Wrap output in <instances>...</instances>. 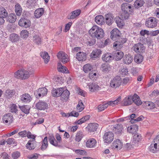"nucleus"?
Returning <instances> with one entry per match:
<instances>
[{
    "label": "nucleus",
    "instance_id": "nucleus-54",
    "mask_svg": "<svg viewBox=\"0 0 159 159\" xmlns=\"http://www.w3.org/2000/svg\"><path fill=\"white\" fill-rule=\"evenodd\" d=\"M130 14H131L125 11H125H122V12L121 13L120 18L122 20L127 19Z\"/></svg>",
    "mask_w": 159,
    "mask_h": 159
},
{
    "label": "nucleus",
    "instance_id": "nucleus-32",
    "mask_svg": "<svg viewBox=\"0 0 159 159\" xmlns=\"http://www.w3.org/2000/svg\"><path fill=\"white\" fill-rule=\"evenodd\" d=\"M76 58L79 61H84L86 60L87 55L85 53L80 52L76 55Z\"/></svg>",
    "mask_w": 159,
    "mask_h": 159
},
{
    "label": "nucleus",
    "instance_id": "nucleus-31",
    "mask_svg": "<svg viewBox=\"0 0 159 159\" xmlns=\"http://www.w3.org/2000/svg\"><path fill=\"white\" fill-rule=\"evenodd\" d=\"M102 51L100 49H96L93 50L91 53L90 56L93 60H95V58L98 57L101 54Z\"/></svg>",
    "mask_w": 159,
    "mask_h": 159
},
{
    "label": "nucleus",
    "instance_id": "nucleus-49",
    "mask_svg": "<svg viewBox=\"0 0 159 159\" xmlns=\"http://www.w3.org/2000/svg\"><path fill=\"white\" fill-rule=\"evenodd\" d=\"M84 136V135L82 132L81 131L78 132L75 136V141L78 142L80 141Z\"/></svg>",
    "mask_w": 159,
    "mask_h": 159
},
{
    "label": "nucleus",
    "instance_id": "nucleus-16",
    "mask_svg": "<svg viewBox=\"0 0 159 159\" xmlns=\"http://www.w3.org/2000/svg\"><path fill=\"white\" fill-rule=\"evenodd\" d=\"M119 41H116L113 43V47L116 49L120 48L122 47V44L125 43L127 41V39L125 38H121L119 39Z\"/></svg>",
    "mask_w": 159,
    "mask_h": 159
},
{
    "label": "nucleus",
    "instance_id": "nucleus-40",
    "mask_svg": "<svg viewBox=\"0 0 159 159\" xmlns=\"http://www.w3.org/2000/svg\"><path fill=\"white\" fill-rule=\"evenodd\" d=\"M98 126V124L92 123L89 124L88 126L89 130L90 132H93L96 131Z\"/></svg>",
    "mask_w": 159,
    "mask_h": 159
},
{
    "label": "nucleus",
    "instance_id": "nucleus-58",
    "mask_svg": "<svg viewBox=\"0 0 159 159\" xmlns=\"http://www.w3.org/2000/svg\"><path fill=\"white\" fill-rule=\"evenodd\" d=\"M29 33L26 30H23L21 31L20 35L21 38L23 39L27 38L29 36Z\"/></svg>",
    "mask_w": 159,
    "mask_h": 159
},
{
    "label": "nucleus",
    "instance_id": "nucleus-48",
    "mask_svg": "<svg viewBox=\"0 0 159 159\" xmlns=\"http://www.w3.org/2000/svg\"><path fill=\"white\" fill-rule=\"evenodd\" d=\"M48 146V137H45L43 141L42 145L41 147V150L42 151L45 150L47 148Z\"/></svg>",
    "mask_w": 159,
    "mask_h": 159
},
{
    "label": "nucleus",
    "instance_id": "nucleus-15",
    "mask_svg": "<svg viewBox=\"0 0 159 159\" xmlns=\"http://www.w3.org/2000/svg\"><path fill=\"white\" fill-rule=\"evenodd\" d=\"M36 108L40 110H44L48 108V105L47 103L43 101H39L36 104Z\"/></svg>",
    "mask_w": 159,
    "mask_h": 159
},
{
    "label": "nucleus",
    "instance_id": "nucleus-17",
    "mask_svg": "<svg viewBox=\"0 0 159 159\" xmlns=\"http://www.w3.org/2000/svg\"><path fill=\"white\" fill-rule=\"evenodd\" d=\"M81 10L77 9L72 11L67 16V18L69 19H73L76 18L80 15Z\"/></svg>",
    "mask_w": 159,
    "mask_h": 159
},
{
    "label": "nucleus",
    "instance_id": "nucleus-41",
    "mask_svg": "<svg viewBox=\"0 0 159 159\" xmlns=\"http://www.w3.org/2000/svg\"><path fill=\"white\" fill-rule=\"evenodd\" d=\"M132 96H129L128 98H125L122 101L123 104L124 106H128L130 105L132 103Z\"/></svg>",
    "mask_w": 159,
    "mask_h": 159
},
{
    "label": "nucleus",
    "instance_id": "nucleus-1",
    "mask_svg": "<svg viewBox=\"0 0 159 159\" xmlns=\"http://www.w3.org/2000/svg\"><path fill=\"white\" fill-rule=\"evenodd\" d=\"M89 33L93 38L100 39L104 36V33L103 29L97 25H93L89 30Z\"/></svg>",
    "mask_w": 159,
    "mask_h": 159
},
{
    "label": "nucleus",
    "instance_id": "nucleus-55",
    "mask_svg": "<svg viewBox=\"0 0 159 159\" xmlns=\"http://www.w3.org/2000/svg\"><path fill=\"white\" fill-rule=\"evenodd\" d=\"M10 111L12 113H14L16 114L17 113L18 109L17 107L14 104H12L10 105Z\"/></svg>",
    "mask_w": 159,
    "mask_h": 159
},
{
    "label": "nucleus",
    "instance_id": "nucleus-26",
    "mask_svg": "<svg viewBox=\"0 0 159 159\" xmlns=\"http://www.w3.org/2000/svg\"><path fill=\"white\" fill-rule=\"evenodd\" d=\"M102 59L106 62H110L114 59V57L110 53H107L103 55Z\"/></svg>",
    "mask_w": 159,
    "mask_h": 159
},
{
    "label": "nucleus",
    "instance_id": "nucleus-62",
    "mask_svg": "<svg viewBox=\"0 0 159 159\" xmlns=\"http://www.w3.org/2000/svg\"><path fill=\"white\" fill-rule=\"evenodd\" d=\"M20 155V153L17 151L14 152L12 154V157L14 159H17Z\"/></svg>",
    "mask_w": 159,
    "mask_h": 159
},
{
    "label": "nucleus",
    "instance_id": "nucleus-47",
    "mask_svg": "<svg viewBox=\"0 0 159 159\" xmlns=\"http://www.w3.org/2000/svg\"><path fill=\"white\" fill-rule=\"evenodd\" d=\"M22 10L20 4L17 3L15 6V11L16 15L18 16H20L22 13Z\"/></svg>",
    "mask_w": 159,
    "mask_h": 159
},
{
    "label": "nucleus",
    "instance_id": "nucleus-19",
    "mask_svg": "<svg viewBox=\"0 0 159 159\" xmlns=\"http://www.w3.org/2000/svg\"><path fill=\"white\" fill-rule=\"evenodd\" d=\"M97 143L96 140L93 138L88 139L86 142L85 146L88 148H93L95 147Z\"/></svg>",
    "mask_w": 159,
    "mask_h": 159
},
{
    "label": "nucleus",
    "instance_id": "nucleus-21",
    "mask_svg": "<svg viewBox=\"0 0 159 159\" xmlns=\"http://www.w3.org/2000/svg\"><path fill=\"white\" fill-rule=\"evenodd\" d=\"M114 16L111 13H108L105 15V21L106 23L108 25H110L112 23Z\"/></svg>",
    "mask_w": 159,
    "mask_h": 159
},
{
    "label": "nucleus",
    "instance_id": "nucleus-34",
    "mask_svg": "<svg viewBox=\"0 0 159 159\" xmlns=\"http://www.w3.org/2000/svg\"><path fill=\"white\" fill-rule=\"evenodd\" d=\"M95 22L96 23L99 25H103L105 23L104 18L101 15L97 16L95 18Z\"/></svg>",
    "mask_w": 159,
    "mask_h": 159
},
{
    "label": "nucleus",
    "instance_id": "nucleus-44",
    "mask_svg": "<svg viewBox=\"0 0 159 159\" xmlns=\"http://www.w3.org/2000/svg\"><path fill=\"white\" fill-rule=\"evenodd\" d=\"M16 17L15 14L11 13L9 14L7 18V21L11 23H14L16 20Z\"/></svg>",
    "mask_w": 159,
    "mask_h": 159
},
{
    "label": "nucleus",
    "instance_id": "nucleus-2",
    "mask_svg": "<svg viewBox=\"0 0 159 159\" xmlns=\"http://www.w3.org/2000/svg\"><path fill=\"white\" fill-rule=\"evenodd\" d=\"M32 73V72L30 70L21 69L15 72L14 74V76L17 78L25 80L27 79Z\"/></svg>",
    "mask_w": 159,
    "mask_h": 159
},
{
    "label": "nucleus",
    "instance_id": "nucleus-28",
    "mask_svg": "<svg viewBox=\"0 0 159 159\" xmlns=\"http://www.w3.org/2000/svg\"><path fill=\"white\" fill-rule=\"evenodd\" d=\"M124 55V53L123 52L120 50H118L114 52L113 57L114 59H115L116 60L118 61L123 57Z\"/></svg>",
    "mask_w": 159,
    "mask_h": 159
},
{
    "label": "nucleus",
    "instance_id": "nucleus-13",
    "mask_svg": "<svg viewBox=\"0 0 159 159\" xmlns=\"http://www.w3.org/2000/svg\"><path fill=\"white\" fill-rule=\"evenodd\" d=\"M64 92L63 88H58L57 89L53 88L52 90L51 93L52 96L55 98L60 97Z\"/></svg>",
    "mask_w": 159,
    "mask_h": 159
},
{
    "label": "nucleus",
    "instance_id": "nucleus-36",
    "mask_svg": "<svg viewBox=\"0 0 159 159\" xmlns=\"http://www.w3.org/2000/svg\"><path fill=\"white\" fill-rule=\"evenodd\" d=\"M143 106L148 109H153L155 107V105L152 102L149 101L145 102L143 104Z\"/></svg>",
    "mask_w": 159,
    "mask_h": 159
},
{
    "label": "nucleus",
    "instance_id": "nucleus-50",
    "mask_svg": "<svg viewBox=\"0 0 159 159\" xmlns=\"http://www.w3.org/2000/svg\"><path fill=\"white\" fill-rule=\"evenodd\" d=\"M93 69V66L90 64L85 65L83 67V70L85 73L89 72Z\"/></svg>",
    "mask_w": 159,
    "mask_h": 159
},
{
    "label": "nucleus",
    "instance_id": "nucleus-11",
    "mask_svg": "<svg viewBox=\"0 0 159 159\" xmlns=\"http://www.w3.org/2000/svg\"><path fill=\"white\" fill-rule=\"evenodd\" d=\"M57 56L60 61L63 63H66L69 61L68 55L63 52H59L57 53Z\"/></svg>",
    "mask_w": 159,
    "mask_h": 159
},
{
    "label": "nucleus",
    "instance_id": "nucleus-4",
    "mask_svg": "<svg viewBox=\"0 0 159 159\" xmlns=\"http://www.w3.org/2000/svg\"><path fill=\"white\" fill-rule=\"evenodd\" d=\"M146 47L144 44L140 43L135 44L132 49L137 53H141L145 52Z\"/></svg>",
    "mask_w": 159,
    "mask_h": 159
},
{
    "label": "nucleus",
    "instance_id": "nucleus-45",
    "mask_svg": "<svg viewBox=\"0 0 159 159\" xmlns=\"http://www.w3.org/2000/svg\"><path fill=\"white\" fill-rule=\"evenodd\" d=\"M90 117V115H86L83 116L81 119L79 120L76 122V123L78 125L81 124L89 120Z\"/></svg>",
    "mask_w": 159,
    "mask_h": 159
},
{
    "label": "nucleus",
    "instance_id": "nucleus-10",
    "mask_svg": "<svg viewBox=\"0 0 159 159\" xmlns=\"http://www.w3.org/2000/svg\"><path fill=\"white\" fill-rule=\"evenodd\" d=\"M110 38L112 40L115 41L119 39L120 36V33L118 29H114L111 32Z\"/></svg>",
    "mask_w": 159,
    "mask_h": 159
},
{
    "label": "nucleus",
    "instance_id": "nucleus-5",
    "mask_svg": "<svg viewBox=\"0 0 159 159\" xmlns=\"http://www.w3.org/2000/svg\"><path fill=\"white\" fill-rule=\"evenodd\" d=\"M157 20L156 18L151 17L146 19L145 25L148 28H153L157 26Z\"/></svg>",
    "mask_w": 159,
    "mask_h": 159
},
{
    "label": "nucleus",
    "instance_id": "nucleus-43",
    "mask_svg": "<svg viewBox=\"0 0 159 159\" xmlns=\"http://www.w3.org/2000/svg\"><path fill=\"white\" fill-rule=\"evenodd\" d=\"M8 16V13L6 9L2 7H0V17L5 18Z\"/></svg>",
    "mask_w": 159,
    "mask_h": 159
},
{
    "label": "nucleus",
    "instance_id": "nucleus-27",
    "mask_svg": "<svg viewBox=\"0 0 159 159\" xmlns=\"http://www.w3.org/2000/svg\"><path fill=\"white\" fill-rule=\"evenodd\" d=\"M13 117L11 113H8L4 115L2 118L3 122L6 123H9V124L13 121Z\"/></svg>",
    "mask_w": 159,
    "mask_h": 159
},
{
    "label": "nucleus",
    "instance_id": "nucleus-52",
    "mask_svg": "<svg viewBox=\"0 0 159 159\" xmlns=\"http://www.w3.org/2000/svg\"><path fill=\"white\" fill-rule=\"evenodd\" d=\"M33 41L34 43L38 45L41 44L42 42L41 38L39 36L36 35H35L33 37Z\"/></svg>",
    "mask_w": 159,
    "mask_h": 159
},
{
    "label": "nucleus",
    "instance_id": "nucleus-8",
    "mask_svg": "<svg viewBox=\"0 0 159 159\" xmlns=\"http://www.w3.org/2000/svg\"><path fill=\"white\" fill-rule=\"evenodd\" d=\"M113 133L111 132H108L105 133L103 136V141L105 143H110L114 139Z\"/></svg>",
    "mask_w": 159,
    "mask_h": 159
},
{
    "label": "nucleus",
    "instance_id": "nucleus-25",
    "mask_svg": "<svg viewBox=\"0 0 159 159\" xmlns=\"http://www.w3.org/2000/svg\"><path fill=\"white\" fill-rule=\"evenodd\" d=\"M132 102H134L137 106L142 104V102L140 100L139 96L135 93L133 96H132Z\"/></svg>",
    "mask_w": 159,
    "mask_h": 159
},
{
    "label": "nucleus",
    "instance_id": "nucleus-59",
    "mask_svg": "<svg viewBox=\"0 0 159 159\" xmlns=\"http://www.w3.org/2000/svg\"><path fill=\"white\" fill-rule=\"evenodd\" d=\"M134 146V144L132 142V144H131V143H126L124 147L125 150H129L133 148Z\"/></svg>",
    "mask_w": 159,
    "mask_h": 159
},
{
    "label": "nucleus",
    "instance_id": "nucleus-30",
    "mask_svg": "<svg viewBox=\"0 0 159 159\" xmlns=\"http://www.w3.org/2000/svg\"><path fill=\"white\" fill-rule=\"evenodd\" d=\"M21 100L22 101L25 103H28L32 100V98L28 93H25L21 96Z\"/></svg>",
    "mask_w": 159,
    "mask_h": 159
},
{
    "label": "nucleus",
    "instance_id": "nucleus-33",
    "mask_svg": "<svg viewBox=\"0 0 159 159\" xmlns=\"http://www.w3.org/2000/svg\"><path fill=\"white\" fill-rule=\"evenodd\" d=\"M70 94V93L69 91L64 89V92L61 96V100L63 101H67L69 99Z\"/></svg>",
    "mask_w": 159,
    "mask_h": 159
},
{
    "label": "nucleus",
    "instance_id": "nucleus-35",
    "mask_svg": "<svg viewBox=\"0 0 159 159\" xmlns=\"http://www.w3.org/2000/svg\"><path fill=\"white\" fill-rule=\"evenodd\" d=\"M58 70L59 71L65 73H69V71L67 67L62 65L61 63H58Z\"/></svg>",
    "mask_w": 159,
    "mask_h": 159
},
{
    "label": "nucleus",
    "instance_id": "nucleus-64",
    "mask_svg": "<svg viewBox=\"0 0 159 159\" xmlns=\"http://www.w3.org/2000/svg\"><path fill=\"white\" fill-rule=\"evenodd\" d=\"M148 149L150 152L153 153L156 152L157 151V150L156 148L154 147H153L152 143V144H151L150 146L149 147Z\"/></svg>",
    "mask_w": 159,
    "mask_h": 159
},
{
    "label": "nucleus",
    "instance_id": "nucleus-20",
    "mask_svg": "<svg viewBox=\"0 0 159 159\" xmlns=\"http://www.w3.org/2000/svg\"><path fill=\"white\" fill-rule=\"evenodd\" d=\"M36 142L35 139H30L26 145V147L29 150H33L36 147Z\"/></svg>",
    "mask_w": 159,
    "mask_h": 159
},
{
    "label": "nucleus",
    "instance_id": "nucleus-61",
    "mask_svg": "<svg viewBox=\"0 0 159 159\" xmlns=\"http://www.w3.org/2000/svg\"><path fill=\"white\" fill-rule=\"evenodd\" d=\"M108 107L107 104H104L103 105H100L98 107V110L99 111H103L105 109Z\"/></svg>",
    "mask_w": 159,
    "mask_h": 159
},
{
    "label": "nucleus",
    "instance_id": "nucleus-60",
    "mask_svg": "<svg viewBox=\"0 0 159 159\" xmlns=\"http://www.w3.org/2000/svg\"><path fill=\"white\" fill-rule=\"evenodd\" d=\"M6 93H7V96L9 98H10L15 94L16 92L14 90H7Z\"/></svg>",
    "mask_w": 159,
    "mask_h": 159
},
{
    "label": "nucleus",
    "instance_id": "nucleus-6",
    "mask_svg": "<svg viewBox=\"0 0 159 159\" xmlns=\"http://www.w3.org/2000/svg\"><path fill=\"white\" fill-rule=\"evenodd\" d=\"M123 129L122 125L120 124L115 125L111 128L112 131L117 136H120L122 134Z\"/></svg>",
    "mask_w": 159,
    "mask_h": 159
},
{
    "label": "nucleus",
    "instance_id": "nucleus-37",
    "mask_svg": "<svg viewBox=\"0 0 159 159\" xmlns=\"http://www.w3.org/2000/svg\"><path fill=\"white\" fill-rule=\"evenodd\" d=\"M141 136L137 133L134 134V136L133 143L134 144V146H137L139 143L141 141Z\"/></svg>",
    "mask_w": 159,
    "mask_h": 159
},
{
    "label": "nucleus",
    "instance_id": "nucleus-39",
    "mask_svg": "<svg viewBox=\"0 0 159 159\" xmlns=\"http://www.w3.org/2000/svg\"><path fill=\"white\" fill-rule=\"evenodd\" d=\"M145 2L143 0H136L134 4L135 8L138 9L143 6Z\"/></svg>",
    "mask_w": 159,
    "mask_h": 159
},
{
    "label": "nucleus",
    "instance_id": "nucleus-22",
    "mask_svg": "<svg viewBox=\"0 0 159 159\" xmlns=\"http://www.w3.org/2000/svg\"><path fill=\"white\" fill-rule=\"evenodd\" d=\"M138 127L136 124H133L127 128V130L129 133L134 134L137 133Z\"/></svg>",
    "mask_w": 159,
    "mask_h": 159
},
{
    "label": "nucleus",
    "instance_id": "nucleus-46",
    "mask_svg": "<svg viewBox=\"0 0 159 159\" xmlns=\"http://www.w3.org/2000/svg\"><path fill=\"white\" fill-rule=\"evenodd\" d=\"M19 108L24 113L27 114L29 113L30 108L28 105H24L22 106H19Z\"/></svg>",
    "mask_w": 159,
    "mask_h": 159
},
{
    "label": "nucleus",
    "instance_id": "nucleus-29",
    "mask_svg": "<svg viewBox=\"0 0 159 159\" xmlns=\"http://www.w3.org/2000/svg\"><path fill=\"white\" fill-rule=\"evenodd\" d=\"M88 86L90 91L92 92L96 91L100 88L99 86L95 83H90Z\"/></svg>",
    "mask_w": 159,
    "mask_h": 159
},
{
    "label": "nucleus",
    "instance_id": "nucleus-14",
    "mask_svg": "<svg viewBox=\"0 0 159 159\" xmlns=\"http://www.w3.org/2000/svg\"><path fill=\"white\" fill-rule=\"evenodd\" d=\"M121 8L122 11L127 12L130 14L133 13V10L130 5L128 3H124L121 5Z\"/></svg>",
    "mask_w": 159,
    "mask_h": 159
},
{
    "label": "nucleus",
    "instance_id": "nucleus-57",
    "mask_svg": "<svg viewBox=\"0 0 159 159\" xmlns=\"http://www.w3.org/2000/svg\"><path fill=\"white\" fill-rule=\"evenodd\" d=\"M84 107V106L81 101L80 100V101H79L77 107V110L79 112H80L83 110Z\"/></svg>",
    "mask_w": 159,
    "mask_h": 159
},
{
    "label": "nucleus",
    "instance_id": "nucleus-42",
    "mask_svg": "<svg viewBox=\"0 0 159 159\" xmlns=\"http://www.w3.org/2000/svg\"><path fill=\"white\" fill-rule=\"evenodd\" d=\"M44 10L43 8H41L36 9L34 13L35 17L36 18H39L43 15Z\"/></svg>",
    "mask_w": 159,
    "mask_h": 159
},
{
    "label": "nucleus",
    "instance_id": "nucleus-7",
    "mask_svg": "<svg viewBox=\"0 0 159 159\" xmlns=\"http://www.w3.org/2000/svg\"><path fill=\"white\" fill-rule=\"evenodd\" d=\"M122 82V80L120 76H116L111 81L110 85L111 87L116 89L120 86Z\"/></svg>",
    "mask_w": 159,
    "mask_h": 159
},
{
    "label": "nucleus",
    "instance_id": "nucleus-53",
    "mask_svg": "<svg viewBox=\"0 0 159 159\" xmlns=\"http://www.w3.org/2000/svg\"><path fill=\"white\" fill-rule=\"evenodd\" d=\"M121 98L120 97H119L115 100L113 101H111L108 102L107 103H106V104H107L108 106L111 105L114 106L115 104H117L119 102L121 101Z\"/></svg>",
    "mask_w": 159,
    "mask_h": 159
},
{
    "label": "nucleus",
    "instance_id": "nucleus-12",
    "mask_svg": "<svg viewBox=\"0 0 159 159\" xmlns=\"http://www.w3.org/2000/svg\"><path fill=\"white\" fill-rule=\"evenodd\" d=\"M48 92L47 89L45 87L40 88L34 93V94L37 98L43 97L47 94Z\"/></svg>",
    "mask_w": 159,
    "mask_h": 159
},
{
    "label": "nucleus",
    "instance_id": "nucleus-18",
    "mask_svg": "<svg viewBox=\"0 0 159 159\" xmlns=\"http://www.w3.org/2000/svg\"><path fill=\"white\" fill-rule=\"evenodd\" d=\"M123 146L122 143L119 139L115 140L112 144V147L113 148L116 149L117 150L120 149Z\"/></svg>",
    "mask_w": 159,
    "mask_h": 159
},
{
    "label": "nucleus",
    "instance_id": "nucleus-51",
    "mask_svg": "<svg viewBox=\"0 0 159 159\" xmlns=\"http://www.w3.org/2000/svg\"><path fill=\"white\" fill-rule=\"evenodd\" d=\"M10 39L11 41L12 42H16L19 39V36L15 34H12L10 35Z\"/></svg>",
    "mask_w": 159,
    "mask_h": 159
},
{
    "label": "nucleus",
    "instance_id": "nucleus-38",
    "mask_svg": "<svg viewBox=\"0 0 159 159\" xmlns=\"http://www.w3.org/2000/svg\"><path fill=\"white\" fill-rule=\"evenodd\" d=\"M40 55L44 60L45 63H47L49 61L50 57L47 52H41L40 53Z\"/></svg>",
    "mask_w": 159,
    "mask_h": 159
},
{
    "label": "nucleus",
    "instance_id": "nucleus-24",
    "mask_svg": "<svg viewBox=\"0 0 159 159\" xmlns=\"http://www.w3.org/2000/svg\"><path fill=\"white\" fill-rule=\"evenodd\" d=\"M133 57L130 54H126L123 58V62L126 64H130L133 61Z\"/></svg>",
    "mask_w": 159,
    "mask_h": 159
},
{
    "label": "nucleus",
    "instance_id": "nucleus-63",
    "mask_svg": "<svg viewBox=\"0 0 159 159\" xmlns=\"http://www.w3.org/2000/svg\"><path fill=\"white\" fill-rule=\"evenodd\" d=\"M75 152L77 154L81 155H84L86 154V152L84 151L81 150H76Z\"/></svg>",
    "mask_w": 159,
    "mask_h": 159
},
{
    "label": "nucleus",
    "instance_id": "nucleus-3",
    "mask_svg": "<svg viewBox=\"0 0 159 159\" xmlns=\"http://www.w3.org/2000/svg\"><path fill=\"white\" fill-rule=\"evenodd\" d=\"M57 141L55 139L53 135L50 136L48 137V140L51 144L56 147H60V146L58 143H60L61 141V139L60 135L58 134H57L56 135Z\"/></svg>",
    "mask_w": 159,
    "mask_h": 159
},
{
    "label": "nucleus",
    "instance_id": "nucleus-9",
    "mask_svg": "<svg viewBox=\"0 0 159 159\" xmlns=\"http://www.w3.org/2000/svg\"><path fill=\"white\" fill-rule=\"evenodd\" d=\"M19 25L25 28L30 27L31 25V22L29 18L23 17L19 20Z\"/></svg>",
    "mask_w": 159,
    "mask_h": 159
},
{
    "label": "nucleus",
    "instance_id": "nucleus-56",
    "mask_svg": "<svg viewBox=\"0 0 159 159\" xmlns=\"http://www.w3.org/2000/svg\"><path fill=\"white\" fill-rule=\"evenodd\" d=\"M135 61L137 63H141L143 61V57L140 54H138L134 58Z\"/></svg>",
    "mask_w": 159,
    "mask_h": 159
},
{
    "label": "nucleus",
    "instance_id": "nucleus-23",
    "mask_svg": "<svg viewBox=\"0 0 159 159\" xmlns=\"http://www.w3.org/2000/svg\"><path fill=\"white\" fill-rule=\"evenodd\" d=\"M100 69L102 72L106 73L111 70V67L109 64L103 63L101 65Z\"/></svg>",
    "mask_w": 159,
    "mask_h": 159
}]
</instances>
